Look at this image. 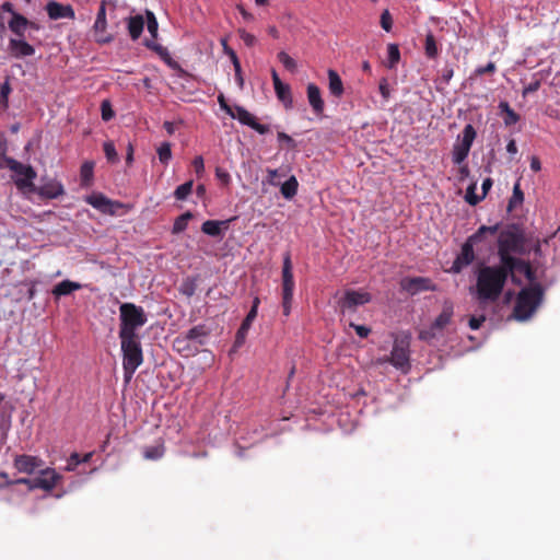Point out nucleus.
Instances as JSON below:
<instances>
[{
	"label": "nucleus",
	"mask_w": 560,
	"mask_h": 560,
	"mask_svg": "<svg viewBox=\"0 0 560 560\" xmlns=\"http://www.w3.org/2000/svg\"><path fill=\"white\" fill-rule=\"evenodd\" d=\"M509 278L508 267L502 262L494 266H481L476 273L477 300L480 303L498 301Z\"/></svg>",
	"instance_id": "1"
},
{
	"label": "nucleus",
	"mask_w": 560,
	"mask_h": 560,
	"mask_svg": "<svg viewBox=\"0 0 560 560\" xmlns=\"http://www.w3.org/2000/svg\"><path fill=\"white\" fill-rule=\"evenodd\" d=\"M525 253V236L523 231L515 224L509 225L502 230L498 237V256L500 262L509 266L517 260L513 254L523 255Z\"/></svg>",
	"instance_id": "2"
},
{
	"label": "nucleus",
	"mask_w": 560,
	"mask_h": 560,
	"mask_svg": "<svg viewBox=\"0 0 560 560\" xmlns=\"http://www.w3.org/2000/svg\"><path fill=\"white\" fill-rule=\"evenodd\" d=\"M122 353L124 378L128 383L143 363V351L139 336H119Z\"/></svg>",
	"instance_id": "3"
},
{
	"label": "nucleus",
	"mask_w": 560,
	"mask_h": 560,
	"mask_svg": "<svg viewBox=\"0 0 560 560\" xmlns=\"http://www.w3.org/2000/svg\"><path fill=\"white\" fill-rule=\"evenodd\" d=\"M544 298V289L540 283L523 288L516 298L513 316L517 320L528 319L539 306Z\"/></svg>",
	"instance_id": "4"
},
{
	"label": "nucleus",
	"mask_w": 560,
	"mask_h": 560,
	"mask_svg": "<svg viewBox=\"0 0 560 560\" xmlns=\"http://www.w3.org/2000/svg\"><path fill=\"white\" fill-rule=\"evenodd\" d=\"M147 320L143 307L129 302L120 304L118 336H139L137 330L144 326Z\"/></svg>",
	"instance_id": "5"
},
{
	"label": "nucleus",
	"mask_w": 560,
	"mask_h": 560,
	"mask_svg": "<svg viewBox=\"0 0 560 560\" xmlns=\"http://www.w3.org/2000/svg\"><path fill=\"white\" fill-rule=\"evenodd\" d=\"M499 231V224L492 226L481 225L476 233L470 235L462 245L460 253L454 260L451 271L459 273L465 267L469 266L475 260L474 245L481 242L486 233L495 234Z\"/></svg>",
	"instance_id": "6"
},
{
	"label": "nucleus",
	"mask_w": 560,
	"mask_h": 560,
	"mask_svg": "<svg viewBox=\"0 0 560 560\" xmlns=\"http://www.w3.org/2000/svg\"><path fill=\"white\" fill-rule=\"evenodd\" d=\"M294 287L291 255L290 253H285L283 255L282 265V308L284 316H289L291 312Z\"/></svg>",
	"instance_id": "7"
},
{
	"label": "nucleus",
	"mask_w": 560,
	"mask_h": 560,
	"mask_svg": "<svg viewBox=\"0 0 560 560\" xmlns=\"http://www.w3.org/2000/svg\"><path fill=\"white\" fill-rule=\"evenodd\" d=\"M9 163L11 164L9 170L21 176L14 180L16 187L21 190L28 189L34 191L35 186L33 180L36 178V172L34 168L31 165H24L16 160L9 161Z\"/></svg>",
	"instance_id": "8"
},
{
	"label": "nucleus",
	"mask_w": 560,
	"mask_h": 560,
	"mask_svg": "<svg viewBox=\"0 0 560 560\" xmlns=\"http://www.w3.org/2000/svg\"><path fill=\"white\" fill-rule=\"evenodd\" d=\"M509 276L511 278V281L520 285L522 282L516 276L517 272L523 273L525 278L529 281V285L538 283L536 280V271L532 268L530 264L522 258H518L513 264L506 266Z\"/></svg>",
	"instance_id": "9"
},
{
	"label": "nucleus",
	"mask_w": 560,
	"mask_h": 560,
	"mask_svg": "<svg viewBox=\"0 0 560 560\" xmlns=\"http://www.w3.org/2000/svg\"><path fill=\"white\" fill-rule=\"evenodd\" d=\"M371 299L372 296L368 292L347 290L338 304L342 312H354L358 306L369 303Z\"/></svg>",
	"instance_id": "10"
},
{
	"label": "nucleus",
	"mask_w": 560,
	"mask_h": 560,
	"mask_svg": "<svg viewBox=\"0 0 560 560\" xmlns=\"http://www.w3.org/2000/svg\"><path fill=\"white\" fill-rule=\"evenodd\" d=\"M230 117L237 119L242 125L250 127L259 135H266L270 130L268 125L259 124L253 114L240 105H234L232 115H230Z\"/></svg>",
	"instance_id": "11"
},
{
	"label": "nucleus",
	"mask_w": 560,
	"mask_h": 560,
	"mask_svg": "<svg viewBox=\"0 0 560 560\" xmlns=\"http://www.w3.org/2000/svg\"><path fill=\"white\" fill-rule=\"evenodd\" d=\"M408 347L409 343L407 341L396 339L390 352L389 362L402 371H407L410 368Z\"/></svg>",
	"instance_id": "12"
},
{
	"label": "nucleus",
	"mask_w": 560,
	"mask_h": 560,
	"mask_svg": "<svg viewBox=\"0 0 560 560\" xmlns=\"http://www.w3.org/2000/svg\"><path fill=\"white\" fill-rule=\"evenodd\" d=\"M259 304H260L259 298L255 296L254 300H253V305H252L248 314L244 318L243 323L241 324V326H240V328H238V330L236 332L235 341H234V347L235 348L241 347L245 342V339H246V336L248 334V330H249L253 322L257 317V312H258Z\"/></svg>",
	"instance_id": "13"
},
{
	"label": "nucleus",
	"mask_w": 560,
	"mask_h": 560,
	"mask_svg": "<svg viewBox=\"0 0 560 560\" xmlns=\"http://www.w3.org/2000/svg\"><path fill=\"white\" fill-rule=\"evenodd\" d=\"M106 3L102 1L93 25L95 40L100 44H107L113 40V36L106 33Z\"/></svg>",
	"instance_id": "14"
},
{
	"label": "nucleus",
	"mask_w": 560,
	"mask_h": 560,
	"mask_svg": "<svg viewBox=\"0 0 560 560\" xmlns=\"http://www.w3.org/2000/svg\"><path fill=\"white\" fill-rule=\"evenodd\" d=\"M61 475L58 474L54 468H45L42 469L39 475L33 478V487L35 489H43L45 491H51L59 480H61Z\"/></svg>",
	"instance_id": "15"
},
{
	"label": "nucleus",
	"mask_w": 560,
	"mask_h": 560,
	"mask_svg": "<svg viewBox=\"0 0 560 560\" xmlns=\"http://www.w3.org/2000/svg\"><path fill=\"white\" fill-rule=\"evenodd\" d=\"M44 465L43 459L33 455H15L13 466L19 472L32 475Z\"/></svg>",
	"instance_id": "16"
},
{
	"label": "nucleus",
	"mask_w": 560,
	"mask_h": 560,
	"mask_svg": "<svg viewBox=\"0 0 560 560\" xmlns=\"http://www.w3.org/2000/svg\"><path fill=\"white\" fill-rule=\"evenodd\" d=\"M401 289L415 295L421 291H434L436 288L429 278H405L400 282Z\"/></svg>",
	"instance_id": "17"
},
{
	"label": "nucleus",
	"mask_w": 560,
	"mask_h": 560,
	"mask_svg": "<svg viewBox=\"0 0 560 560\" xmlns=\"http://www.w3.org/2000/svg\"><path fill=\"white\" fill-rule=\"evenodd\" d=\"M86 202L101 212L108 214H114L116 208L121 206L119 202L112 201L103 194H92L86 198Z\"/></svg>",
	"instance_id": "18"
},
{
	"label": "nucleus",
	"mask_w": 560,
	"mask_h": 560,
	"mask_svg": "<svg viewBox=\"0 0 560 560\" xmlns=\"http://www.w3.org/2000/svg\"><path fill=\"white\" fill-rule=\"evenodd\" d=\"M46 11L51 20L59 19H70L73 20L75 18V13L73 8L70 4H62L57 1H49L46 4Z\"/></svg>",
	"instance_id": "19"
},
{
	"label": "nucleus",
	"mask_w": 560,
	"mask_h": 560,
	"mask_svg": "<svg viewBox=\"0 0 560 560\" xmlns=\"http://www.w3.org/2000/svg\"><path fill=\"white\" fill-rule=\"evenodd\" d=\"M454 314V306L451 301H445L443 303V308L441 314L435 318V320L432 323L430 330L431 334L434 336L435 331L443 330L450 323Z\"/></svg>",
	"instance_id": "20"
},
{
	"label": "nucleus",
	"mask_w": 560,
	"mask_h": 560,
	"mask_svg": "<svg viewBox=\"0 0 560 560\" xmlns=\"http://www.w3.org/2000/svg\"><path fill=\"white\" fill-rule=\"evenodd\" d=\"M307 101L314 112L317 116L323 115L325 103L322 98V92L320 89L315 83H308L307 89Z\"/></svg>",
	"instance_id": "21"
},
{
	"label": "nucleus",
	"mask_w": 560,
	"mask_h": 560,
	"mask_svg": "<svg viewBox=\"0 0 560 560\" xmlns=\"http://www.w3.org/2000/svg\"><path fill=\"white\" fill-rule=\"evenodd\" d=\"M210 334L206 325H197L191 327L183 337L175 339V345L185 343L188 340H196L199 345H203V338Z\"/></svg>",
	"instance_id": "22"
},
{
	"label": "nucleus",
	"mask_w": 560,
	"mask_h": 560,
	"mask_svg": "<svg viewBox=\"0 0 560 560\" xmlns=\"http://www.w3.org/2000/svg\"><path fill=\"white\" fill-rule=\"evenodd\" d=\"M9 50L15 58L28 57L35 54L32 45L22 39L11 38L9 42Z\"/></svg>",
	"instance_id": "23"
},
{
	"label": "nucleus",
	"mask_w": 560,
	"mask_h": 560,
	"mask_svg": "<svg viewBox=\"0 0 560 560\" xmlns=\"http://www.w3.org/2000/svg\"><path fill=\"white\" fill-rule=\"evenodd\" d=\"M38 194L42 197L48 199H55L65 194V189L61 183L57 180H50L45 183L38 188Z\"/></svg>",
	"instance_id": "24"
},
{
	"label": "nucleus",
	"mask_w": 560,
	"mask_h": 560,
	"mask_svg": "<svg viewBox=\"0 0 560 560\" xmlns=\"http://www.w3.org/2000/svg\"><path fill=\"white\" fill-rule=\"evenodd\" d=\"M81 288L82 285L79 282L63 280L54 287L51 293L56 299H59L60 296L69 295Z\"/></svg>",
	"instance_id": "25"
},
{
	"label": "nucleus",
	"mask_w": 560,
	"mask_h": 560,
	"mask_svg": "<svg viewBox=\"0 0 560 560\" xmlns=\"http://www.w3.org/2000/svg\"><path fill=\"white\" fill-rule=\"evenodd\" d=\"M143 27L144 19L142 15L138 14L127 19L128 33L133 40H137L141 36Z\"/></svg>",
	"instance_id": "26"
},
{
	"label": "nucleus",
	"mask_w": 560,
	"mask_h": 560,
	"mask_svg": "<svg viewBox=\"0 0 560 560\" xmlns=\"http://www.w3.org/2000/svg\"><path fill=\"white\" fill-rule=\"evenodd\" d=\"M328 89L335 97H341L343 94V83L337 71L329 69L328 72Z\"/></svg>",
	"instance_id": "27"
},
{
	"label": "nucleus",
	"mask_w": 560,
	"mask_h": 560,
	"mask_svg": "<svg viewBox=\"0 0 560 560\" xmlns=\"http://www.w3.org/2000/svg\"><path fill=\"white\" fill-rule=\"evenodd\" d=\"M228 223H229V221L208 220L202 223L201 231L209 236L217 237V236L221 235V232H222L221 226L222 225L228 226Z\"/></svg>",
	"instance_id": "28"
},
{
	"label": "nucleus",
	"mask_w": 560,
	"mask_h": 560,
	"mask_svg": "<svg viewBox=\"0 0 560 560\" xmlns=\"http://www.w3.org/2000/svg\"><path fill=\"white\" fill-rule=\"evenodd\" d=\"M28 24L26 18L19 13H13L11 21L9 22L10 30L18 36H24L25 28Z\"/></svg>",
	"instance_id": "29"
},
{
	"label": "nucleus",
	"mask_w": 560,
	"mask_h": 560,
	"mask_svg": "<svg viewBox=\"0 0 560 560\" xmlns=\"http://www.w3.org/2000/svg\"><path fill=\"white\" fill-rule=\"evenodd\" d=\"M164 453V443L162 441H159L154 445L144 447L143 457L149 460H158L163 457Z\"/></svg>",
	"instance_id": "30"
},
{
	"label": "nucleus",
	"mask_w": 560,
	"mask_h": 560,
	"mask_svg": "<svg viewBox=\"0 0 560 560\" xmlns=\"http://www.w3.org/2000/svg\"><path fill=\"white\" fill-rule=\"evenodd\" d=\"M298 188V179L295 178V176H291L281 185L280 192L285 199H292L296 195Z\"/></svg>",
	"instance_id": "31"
},
{
	"label": "nucleus",
	"mask_w": 560,
	"mask_h": 560,
	"mask_svg": "<svg viewBox=\"0 0 560 560\" xmlns=\"http://www.w3.org/2000/svg\"><path fill=\"white\" fill-rule=\"evenodd\" d=\"M499 108L505 114L503 120L506 126L515 125L520 120V116L511 108L508 102H500Z\"/></svg>",
	"instance_id": "32"
},
{
	"label": "nucleus",
	"mask_w": 560,
	"mask_h": 560,
	"mask_svg": "<svg viewBox=\"0 0 560 560\" xmlns=\"http://www.w3.org/2000/svg\"><path fill=\"white\" fill-rule=\"evenodd\" d=\"M477 132L472 125L468 124L465 126L462 136L458 137V143L471 148L474 140L476 139Z\"/></svg>",
	"instance_id": "33"
},
{
	"label": "nucleus",
	"mask_w": 560,
	"mask_h": 560,
	"mask_svg": "<svg viewBox=\"0 0 560 560\" xmlns=\"http://www.w3.org/2000/svg\"><path fill=\"white\" fill-rule=\"evenodd\" d=\"M470 148L460 143H455L452 152V160L454 164H462L468 156Z\"/></svg>",
	"instance_id": "34"
},
{
	"label": "nucleus",
	"mask_w": 560,
	"mask_h": 560,
	"mask_svg": "<svg viewBox=\"0 0 560 560\" xmlns=\"http://www.w3.org/2000/svg\"><path fill=\"white\" fill-rule=\"evenodd\" d=\"M424 51L430 59H435L439 55L438 44L432 33H428L425 36Z\"/></svg>",
	"instance_id": "35"
},
{
	"label": "nucleus",
	"mask_w": 560,
	"mask_h": 560,
	"mask_svg": "<svg viewBox=\"0 0 560 560\" xmlns=\"http://www.w3.org/2000/svg\"><path fill=\"white\" fill-rule=\"evenodd\" d=\"M192 218V213L187 211L175 219L173 224L172 233L179 234L187 229L189 220Z\"/></svg>",
	"instance_id": "36"
},
{
	"label": "nucleus",
	"mask_w": 560,
	"mask_h": 560,
	"mask_svg": "<svg viewBox=\"0 0 560 560\" xmlns=\"http://www.w3.org/2000/svg\"><path fill=\"white\" fill-rule=\"evenodd\" d=\"M400 60V51L397 44H388L387 46V68L394 69Z\"/></svg>",
	"instance_id": "37"
},
{
	"label": "nucleus",
	"mask_w": 560,
	"mask_h": 560,
	"mask_svg": "<svg viewBox=\"0 0 560 560\" xmlns=\"http://www.w3.org/2000/svg\"><path fill=\"white\" fill-rule=\"evenodd\" d=\"M277 97L285 105V107L292 106V94L290 85L283 84L275 89Z\"/></svg>",
	"instance_id": "38"
},
{
	"label": "nucleus",
	"mask_w": 560,
	"mask_h": 560,
	"mask_svg": "<svg viewBox=\"0 0 560 560\" xmlns=\"http://www.w3.org/2000/svg\"><path fill=\"white\" fill-rule=\"evenodd\" d=\"M194 182L188 180L182 185H179L175 191L174 196L177 200H185L192 191Z\"/></svg>",
	"instance_id": "39"
},
{
	"label": "nucleus",
	"mask_w": 560,
	"mask_h": 560,
	"mask_svg": "<svg viewBox=\"0 0 560 560\" xmlns=\"http://www.w3.org/2000/svg\"><path fill=\"white\" fill-rule=\"evenodd\" d=\"M158 155L159 160L162 164L167 165L168 162L172 159V150H171V143L170 142H163L158 148Z\"/></svg>",
	"instance_id": "40"
},
{
	"label": "nucleus",
	"mask_w": 560,
	"mask_h": 560,
	"mask_svg": "<svg viewBox=\"0 0 560 560\" xmlns=\"http://www.w3.org/2000/svg\"><path fill=\"white\" fill-rule=\"evenodd\" d=\"M147 27L153 38L158 37L159 23L153 12L147 10Z\"/></svg>",
	"instance_id": "41"
},
{
	"label": "nucleus",
	"mask_w": 560,
	"mask_h": 560,
	"mask_svg": "<svg viewBox=\"0 0 560 560\" xmlns=\"http://www.w3.org/2000/svg\"><path fill=\"white\" fill-rule=\"evenodd\" d=\"M475 190H476V185L475 184L469 185L467 190H466L465 200L470 206H476V205H478L483 199V196L476 195Z\"/></svg>",
	"instance_id": "42"
},
{
	"label": "nucleus",
	"mask_w": 560,
	"mask_h": 560,
	"mask_svg": "<svg viewBox=\"0 0 560 560\" xmlns=\"http://www.w3.org/2000/svg\"><path fill=\"white\" fill-rule=\"evenodd\" d=\"M220 43H221V46L223 48V52L230 57L232 63H233V67L234 68H238V57L236 55V52L234 51V49H232L229 44H228V39L226 38H221L220 39Z\"/></svg>",
	"instance_id": "43"
},
{
	"label": "nucleus",
	"mask_w": 560,
	"mask_h": 560,
	"mask_svg": "<svg viewBox=\"0 0 560 560\" xmlns=\"http://www.w3.org/2000/svg\"><path fill=\"white\" fill-rule=\"evenodd\" d=\"M12 89L10 86L9 81L7 80L0 88V108H8V98Z\"/></svg>",
	"instance_id": "44"
},
{
	"label": "nucleus",
	"mask_w": 560,
	"mask_h": 560,
	"mask_svg": "<svg viewBox=\"0 0 560 560\" xmlns=\"http://www.w3.org/2000/svg\"><path fill=\"white\" fill-rule=\"evenodd\" d=\"M523 200H524V194L521 190L520 184L516 183L513 188V195L509 201V209H512L516 205L522 203Z\"/></svg>",
	"instance_id": "45"
},
{
	"label": "nucleus",
	"mask_w": 560,
	"mask_h": 560,
	"mask_svg": "<svg viewBox=\"0 0 560 560\" xmlns=\"http://www.w3.org/2000/svg\"><path fill=\"white\" fill-rule=\"evenodd\" d=\"M278 60L284 66V68L289 71H294L296 69V62L293 58H291L285 51H280L278 54Z\"/></svg>",
	"instance_id": "46"
},
{
	"label": "nucleus",
	"mask_w": 560,
	"mask_h": 560,
	"mask_svg": "<svg viewBox=\"0 0 560 560\" xmlns=\"http://www.w3.org/2000/svg\"><path fill=\"white\" fill-rule=\"evenodd\" d=\"M103 150H104L106 159L109 162L115 163V162L118 161V155H117L115 145H114V143L112 141L105 142L103 144Z\"/></svg>",
	"instance_id": "47"
},
{
	"label": "nucleus",
	"mask_w": 560,
	"mask_h": 560,
	"mask_svg": "<svg viewBox=\"0 0 560 560\" xmlns=\"http://www.w3.org/2000/svg\"><path fill=\"white\" fill-rule=\"evenodd\" d=\"M80 174H81L82 183L88 184L92 179V176H93V164L89 163V162L83 163L81 166Z\"/></svg>",
	"instance_id": "48"
},
{
	"label": "nucleus",
	"mask_w": 560,
	"mask_h": 560,
	"mask_svg": "<svg viewBox=\"0 0 560 560\" xmlns=\"http://www.w3.org/2000/svg\"><path fill=\"white\" fill-rule=\"evenodd\" d=\"M381 26L384 31L390 32L393 28V18L388 10H384L381 14Z\"/></svg>",
	"instance_id": "49"
},
{
	"label": "nucleus",
	"mask_w": 560,
	"mask_h": 560,
	"mask_svg": "<svg viewBox=\"0 0 560 560\" xmlns=\"http://www.w3.org/2000/svg\"><path fill=\"white\" fill-rule=\"evenodd\" d=\"M80 464H81V455L78 453H72L67 460V465H66L65 469L67 471H74Z\"/></svg>",
	"instance_id": "50"
},
{
	"label": "nucleus",
	"mask_w": 560,
	"mask_h": 560,
	"mask_svg": "<svg viewBox=\"0 0 560 560\" xmlns=\"http://www.w3.org/2000/svg\"><path fill=\"white\" fill-rule=\"evenodd\" d=\"M102 118L105 121L110 120L114 117V110L109 101L105 100L101 104Z\"/></svg>",
	"instance_id": "51"
},
{
	"label": "nucleus",
	"mask_w": 560,
	"mask_h": 560,
	"mask_svg": "<svg viewBox=\"0 0 560 560\" xmlns=\"http://www.w3.org/2000/svg\"><path fill=\"white\" fill-rule=\"evenodd\" d=\"M238 34L241 39L247 47H253L257 42L256 37L253 34L246 32L245 30H238Z\"/></svg>",
	"instance_id": "52"
},
{
	"label": "nucleus",
	"mask_w": 560,
	"mask_h": 560,
	"mask_svg": "<svg viewBox=\"0 0 560 560\" xmlns=\"http://www.w3.org/2000/svg\"><path fill=\"white\" fill-rule=\"evenodd\" d=\"M378 90L385 101H388L390 92L389 84L386 78H382L378 83Z\"/></svg>",
	"instance_id": "53"
},
{
	"label": "nucleus",
	"mask_w": 560,
	"mask_h": 560,
	"mask_svg": "<svg viewBox=\"0 0 560 560\" xmlns=\"http://www.w3.org/2000/svg\"><path fill=\"white\" fill-rule=\"evenodd\" d=\"M349 326L355 330L357 335L360 338H366L371 332V329L363 325H357L354 323H350Z\"/></svg>",
	"instance_id": "54"
},
{
	"label": "nucleus",
	"mask_w": 560,
	"mask_h": 560,
	"mask_svg": "<svg viewBox=\"0 0 560 560\" xmlns=\"http://www.w3.org/2000/svg\"><path fill=\"white\" fill-rule=\"evenodd\" d=\"M485 320H486L485 315H480L479 317L471 316L469 318L468 325H469L470 329L477 330L481 327V325L485 323Z\"/></svg>",
	"instance_id": "55"
},
{
	"label": "nucleus",
	"mask_w": 560,
	"mask_h": 560,
	"mask_svg": "<svg viewBox=\"0 0 560 560\" xmlns=\"http://www.w3.org/2000/svg\"><path fill=\"white\" fill-rule=\"evenodd\" d=\"M196 285L194 281H186L182 285V293L187 296H192L195 294Z\"/></svg>",
	"instance_id": "56"
},
{
	"label": "nucleus",
	"mask_w": 560,
	"mask_h": 560,
	"mask_svg": "<svg viewBox=\"0 0 560 560\" xmlns=\"http://www.w3.org/2000/svg\"><path fill=\"white\" fill-rule=\"evenodd\" d=\"M192 167L197 175H201L205 172V162L202 156L198 155L194 159Z\"/></svg>",
	"instance_id": "57"
},
{
	"label": "nucleus",
	"mask_w": 560,
	"mask_h": 560,
	"mask_svg": "<svg viewBox=\"0 0 560 560\" xmlns=\"http://www.w3.org/2000/svg\"><path fill=\"white\" fill-rule=\"evenodd\" d=\"M495 65L494 62H488L486 66L483 67H479L476 69V74L477 75H483V74H487V73H493L495 71Z\"/></svg>",
	"instance_id": "58"
},
{
	"label": "nucleus",
	"mask_w": 560,
	"mask_h": 560,
	"mask_svg": "<svg viewBox=\"0 0 560 560\" xmlns=\"http://www.w3.org/2000/svg\"><path fill=\"white\" fill-rule=\"evenodd\" d=\"M453 74H454L453 68L450 66H445L442 69L441 80L443 81V83L448 84L451 79L453 78Z\"/></svg>",
	"instance_id": "59"
},
{
	"label": "nucleus",
	"mask_w": 560,
	"mask_h": 560,
	"mask_svg": "<svg viewBox=\"0 0 560 560\" xmlns=\"http://www.w3.org/2000/svg\"><path fill=\"white\" fill-rule=\"evenodd\" d=\"M218 103H219L220 108H221L222 110H224L229 116H230V115H232V110H233L234 106H230V105L228 104V102H226V100H225V97H224V95H223V94H220V95L218 96Z\"/></svg>",
	"instance_id": "60"
},
{
	"label": "nucleus",
	"mask_w": 560,
	"mask_h": 560,
	"mask_svg": "<svg viewBox=\"0 0 560 560\" xmlns=\"http://www.w3.org/2000/svg\"><path fill=\"white\" fill-rule=\"evenodd\" d=\"M278 140L280 142H285L291 148L295 147L294 140L285 132H278Z\"/></svg>",
	"instance_id": "61"
},
{
	"label": "nucleus",
	"mask_w": 560,
	"mask_h": 560,
	"mask_svg": "<svg viewBox=\"0 0 560 560\" xmlns=\"http://www.w3.org/2000/svg\"><path fill=\"white\" fill-rule=\"evenodd\" d=\"M5 152H7V151H2V152L0 153V170L5 168V167H7V168H9V167H10V165H11V164L9 163V161H14V159H12V158H10V156H7Z\"/></svg>",
	"instance_id": "62"
},
{
	"label": "nucleus",
	"mask_w": 560,
	"mask_h": 560,
	"mask_svg": "<svg viewBox=\"0 0 560 560\" xmlns=\"http://www.w3.org/2000/svg\"><path fill=\"white\" fill-rule=\"evenodd\" d=\"M33 478H20L13 481V485H25L28 487V489L33 490L35 487H33Z\"/></svg>",
	"instance_id": "63"
},
{
	"label": "nucleus",
	"mask_w": 560,
	"mask_h": 560,
	"mask_svg": "<svg viewBox=\"0 0 560 560\" xmlns=\"http://www.w3.org/2000/svg\"><path fill=\"white\" fill-rule=\"evenodd\" d=\"M491 187H492V179L488 177L482 182V186H481V189H482L481 196H483V198L486 197V195L488 194V191L490 190Z\"/></svg>",
	"instance_id": "64"
}]
</instances>
